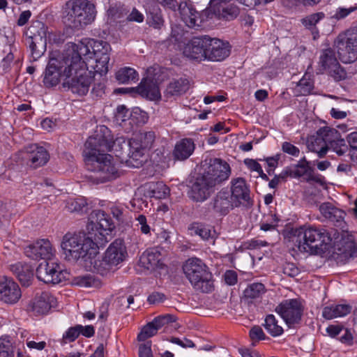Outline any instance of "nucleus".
I'll list each match as a JSON object with an SVG mask.
<instances>
[{
	"instance_id": "4d7b16f0",
	"label": "nucleus",
	"mask_w": 357,
	"mask_h": 357,
	"mask_svg": "<svg viewBox=\"0 0 357 357\" xmlns=\"http://www.w3.org/2000/svg\"><path fill=\"white\" fill-rule=\"evenodd\" d=\"M79 335L77 325L69 328L63 335V341L64 343L72 342L75 341Z\"/></svg>"
},
{
	"instance_id": "4c0bfd02",
	"label": "nucleus",
	"mask_w": 357,
	"mask_h": 357,
	"mask_svg": "<svg viewBox=\"0 0 357 357\" xmlns=\"http://www.w3.org/2000/svg\"><path fill=\"white\" fill-rule=\"evenodd\" d=\"M116 79L121 84H132L139 79V75L134 68L124 67L116 72Z\"/></svg>"
},
{
	"instance_id": "ddd939ff",
	"label": "nucleus",
	"mask_w": 357,
	"mask_h": 357,
	"mask_svg": "<svg viewBox=\"0 0 357 357\" xmlns=\"http://www.w3.org/2000/svg\"><path fill=\"white\" fill-rule=\"evenodd\" d=\"M89 43H91L92 59L93 58L96 61V66H93L95 72L106 74L108 71L110 45L106 41L93 39H91Z\"/></svg>"
},
{
	"instance_id": "ea45409f",
	"label": "nucleus",
	"mask_w": 357,
	"mask_h": 357,
	"mask_svg": "<svg viewBox=\"0 0 357 357\" xmlns=\"http://www.w3.org/2000/svg\"><path fill=\"white\" fill-rule=\"evenodd\" d=\"M264 326L273 337L280 336L284 332L282 327L278 325V320L272 314H268L266 317Z\"/></svg>"
},
{
	"instance_id": "a211bd4d",
	"label": "nucleus",
	"mask_w": 357,
	"mask_h": 357,
	"mask_svg": "<svg viewBox=\"0 0 357 357\" xmlns=\"http://www.w3.org/2000/svg\"><path fill=\"white\" fill-rule=\"evenodd\" d=\"M66 64L63 63V56L61 59L50 58L45 69L43 83L46 86L52 87L57 85L62 77L67 78L72 75V71L69 73H64Z\"/></svg>"
},
{
	"instance_id": "13d9d810",
	"label": "nucleus",
	"mask_w": 357,
	"mask_h": 357,
	"mask_svg": "<svg viewBox=\"0 0 357 357\" xmlns=\"http://www.w3.org/2000/svg\"><path fill=\"white\" fill-rule=\"evenodd\" d=\"M249 335L252 341L259 342V340H266L267 338L264 331L259 326H253L250 329Z\"/></svg>"
},
{
	"instance_id": "72a5a7b5",
	"label": "nucleus",
	"mask_w": 357,
	"mask_h": 357,
	"mask_svg": "<svg viewBox=\"0 0 357 357\" xmlns=\"http://www.w3.org/2000/svg\"><path fill=\"white\" fill-rule=\"evenodd\" d=\"M351 307L346 304L331 305L323 309L322 316L326 319H333L346 316L351 312Z\"/></svg>"
},
{
	"instance_id": "9b49d317",
	"label": "nucleus",
	"mask_w": 357,
	"mask_h": 357,
	"mask_svg": "<svg viewBox=\"0 0 357 357\" xmlns=\"http://www.w3.org/2000/svg\"><path fill=\"white\" fill-rule=\"evenodd\" d=\"M126 255V249L123 241L121 240L114 241L107 249L102 260L99 261L98 264L96 263L98 271L100 274L105 275L107 271L121 263L125 259Z\"/></svg>"
},
{
	"instance_id": "7c9ffc66",
	"label": "nucleus",
	"mask_w": 357,
	"mask_h": 357,
	"mask_svg": "<svg viewBox=\"0 0 357 357\" xmlns=\"http://www.w3.org/2000/svg\"><path fill=\"white\" fill-rule=\"evenodd\" d=\"M138 93L144 98L154 100L160 98V93L158 84L152 79L142 80L137 88Z\"/></svg>"
},
{
	"instance_id": "6ab92c4d",
	"label": "nucleus",
	"mask_w": 357,
	"mask_h": 357,
	"mask_svg": "<svg viewBox=\"0 0 357 357\" xmlns=\"http://www.w3.org/2000/svg\"><path fill=\"white\" fill-rule=\"evenodd\" d=\"M208 43L206 59L213 61H221L228 57L231 52V45L229 42L207 36Z\"/></svg>"
},
{
	"instance_id": "c756f323",
	"label": "nucleus",
	"mask_w": 357,
	"mask_h": 357,
	"mask_svg": "<svg viewBox=\"0 0 357 357\" xmlns=\"http://www.w3.org/2000/svg\"><path fill=\"white\" fill-rule=\"evenodd\" d=\"M147 24L154 29H160L165 24L161 8L155 3H151L146 8Z\"/></svg>"
},
{
	"instance_id": "864d4df0",
	"label": "nucleus",
	"mask_w": 357,
	"mask_h": 357,
	"mask_svg": "<svg viewBox=\"0 0 357 357\" xmlns=\"http://www.w3.org/2000/svg\"><path fill=\"white\" fill-rule=\"evenodd\" d=\"M176 318L174 315L171 314H166L155 317L152 322L154 324L155 327L157 328V330L158 331L162 327L165 326L168 324L173 323L176 321Z\"/></svg>"
},
{
	"instance_id": "79ce46f5",
	"label": "nucleus",
	"mask_w": 357,
	"mask_h": 357,
	"mask_svg": "<svg viewBox=\"0 0 357 357\" xmlns=\"http://www.w3.org/2000/svg\"><path fill=\"white\" fill-rule=\"evenodd\" d=\"M66 208L69 212H86L88 204L86 198L79 197L75 199H69L66 204Z\"/></svg>"
},
{
	"instance_id": "f8f14e48",
	"label": "nucleus",
	"mask_w": 357,
	"mask_h": 357,
	"mask_svg": "<svg viewBox=\"0 0 357 357\" xmlns=\"http://www.w3.org/2000/svg\"><path fill=\"white\" fill-rule=\"evenodd\" d=\"M275 311L284 319L289 328H295L301 323L303 306L298 299H287L281 302Z\"/></svg>"
},
{
	"instance_id": "b1692460",
	"label": "nucleus",
	"mask_w": 357,
	"mask_h": 357,
	"mask_svg": "<svg viewBox=\"0 0 357 357\" xmlns=\"http://www.w3.org/2000/svg\"><path fill=\"white\" fill-rule=\"evenodd\" d=\"M319 211L326 219L332 222L336 227H344L346 213L342 209L335 207L332 203L324 202L319 206Z\"/></svg>"
},
{
	"instance_id": "6e6d98bb",
	"label": "nucleus",
	"mask_w": 357,
	"mask_h": 357,
	"mask_svg": "<svg viewBox=\"0 0 357 357\" xmlns=\"http://www.w3.org/2000/svg\"><path fill=\"white\" fill-rule=\"evenodd\" d=\"M278 220L275 215L271 214L266 221L260 222V229L264 231H272L276 229Z\"/></svg>"
},
{
	"instance_id": "69168bd1",
	"label": "nucleus",
	"mask_w": 357,
	"mask_h": 357,
	"mask_svg": "<svg viewBox=\"0 0 357 357\" xmlns=\"http://www.w3.org/2000/svg\"><path fill=\"white\" fill-rule=\"evenodd\" d=\"M130 112L125 105H119L116 107V117L117 120L125 121L127 119H130Z\"/></svg>"
},
{
	"instance_id": "7ed1b4c3",
	"label": "nucleus",
	"mask_w": 357,
	"mask_h": 357,
	"mask_svg": "<svg viewBox=\"0 0 357 357\" xmlns=\"http://www.w3.org/2000/svg\"><path fill=\"white\" fill-rule=\"evenodd\" d=\"M92 237L91 232L87 235L84 232L66 234L61 243L65 259L73 262L79 259L86 261L94 256L98 248Z\"/></svg>"
},
{
	"instance_id": "412c9836",
	"label": "nucleus",
	"mask_w": 357,
	"mask_h": 357,
	"mask_svg": "<svg viewBox=\"0 0 357 357\" xmlns=\"http://www.w3.org/2000/svg\"><path fill=\"white\" fill-rule=\"evenodd\" d=\"M22 294L19 285L11 278L0 277V301L8 304L16 303Z\"/></svg>"
},
{
	"instance_id": "f3484780",
	"label": "nucleus",
	"mask_w": 357,
	"mask_h": 357,
	"mask_svg": "<svg viewBox=\"0 0 357 357\" xmlns=\"http://www.w3.org/2000/svg\"><path fill=\"white\" fill-rule=\"evenodd\" d=\"M340 59L344 63H351L357 59V35L347 38L339 35L334 42Z\"/></svg>"
},
{
	"instance_id": "a878e982",
	"label": "nucleus",
	"mask_w": 357,
	"mask_h": 357,
	"mask_svg": "<svg viewBox=\"0 0 357 357\" xmlns=\"http://www.w3.org/2000/svg\"><path fill=\"white\" fill-rule=\"evenodd\" d=\"M55 298L48 292H43L36 296L31 303V310L36 315L47 314L54 306Z\"/></svg>"
},
{
	"instance_id": "c9c22d12",
	"label": "nucleus",
	"mask_w": 357,
	"mask_h": 357,
	"mask_svg": "<svg viewBox=\"0 0 357 357\" xmlns=\"http://www.w3.org/2000/svg\"><path fill=\"white\" fill-rule=\"evenodd\" d=\"M189 229L192 233L199 236L203 240L214 244L216 234L210 227L200 223H193Z\"/></svg>"
},
{
	"instance_id": "2eb2a0df",
	"label": "nucleus",
	"mask_w": 357,
	"mask_h": 357,
	"mask_svg": "<svg viewBox=\"0 0 357 357\" xmlns=\"http://www.w3.org/2000/svg\"><path fill=\"white\" fill-rule=\"evenodd\" d=\"M230 196L239 207L250 208L253 201L250 197V186L245 178H234L230 182Z\"/></svg>"
},
{
	"instance_id": "f03ea898",
	"label": "nucleus",
	"mask_w": 357,
	"mask_h": 357,
	"mask_svg": "<svg viewBox=\"0 0 357 357\" xmlns=\"http://www.w3.org/2000/svg\"><path fill=\"white\" fill-rule=\"evenodd\" d=\"M230 165L220 158H206L202 161L197 173L190 181L188 197L197 202H203L231 175Z\"/></svg>"
},
{
	"instance_id": "052dcab7",
	"label": "nucleus",
	"mask_w": 357,
	"mask_h": 357,
	"mask_svg": "<svg viewBox=\"0 0 357 357\" xmlns=\"http://www.w3.org/2000/svg\"><path fill=\"white\" fill-rule=\"evenodd\" d=\"M282 150L284 153L294 157H298L300 154L299 149L288 142L282 143Z\"/></svg>"
},
{
	"instance_id": "393cba45",
	"label": "nucleus",
	"mask_w": 357,
	"mask_h": 357,
	"mask_svg": "<svg viewBox=\"0 0 357 357\" xmlns=\"http://www.w3.org/2000/svg\"><path fill=\"white\" fill-rule=\"evenodd\" d=\"M27 155V164L32 168L36 169L45 165L50 159L47 151L43 146L33 144L29 147Z\"/></svg>"
},
{
	"instance_id": "e2e57ef3",
	"label": "nucleus",
	"mask_w": 357,
	"mask_h": 357,
	"mask_svg": "<svg viewBox=\"0 0 357 357\" xmlns=\"http://www.w3.org/2000/svg\"><path fill=\"white\" fill-rule=\"evenodd\" d=\"M139 357H153L151 351V341L139 344Z\"/></svg>"
},
{
	"instance_id": "c03bdc74",
	"label": "nucleus",
	"mask_w": 357,
	"mask_h": 357,
	"mask_svg": "<svg viewBox=\"0 0 357 357\" xmlns=\"http://www.w3.org/2000/svg\"><path fill=\"white\" fill-rule=\"evenodd\" d=\"M337 63L338 61L333 50L328 48L322 51L319 58V63L324 70H328L330 67L337 64Z\"/></svg>"
},
{
	"instance_id": "f257e3e1",
	"label": "nucleus",
	"mask_w": 357,
	"mask_h": 357,
	"mask_svg": "<svg viewBox=\"0 0 357 357\" xmlns=\"http://www.w3.org/2000/svg\"><path fill=\"white\" fill-rule=\"evenodd\" d=\"M102 135L97 134L89 137L85 142L84 156L86 168L91 172L87 176L89 181L93 184L105 183L120 176L119 168L113 157L106 152L114 151L116 155L121 160L129 157L126 162L132 160L131 139L126 142L121 138L113 139L111 131L106 126L100 127Z\"/></svg>"
},
{
	"instance_id": "dca6fc26",
	"label": "nucleus",
	"mask_w": 357,
	"mask_h": 357,
	"mask_svg": "<svg viewBox=\"0 0 357 357\" xmlns=\"http://www.w3.org/2000/svg\"><path fill=\"white\" fill-rule=\"evenodd\" d=\"M38 280L45 284H59L62 280V268L61 265L50 259L41 262L36 270Z\"/></svg>"
},
{
	"instance_id": "20e7f679",
	"label": "nucleus",
	"mask_w": 357,
	"mask_h": 357,
	"mask_svg": "<svg viewBox=\"0 0 357 357\" xmlns=\"http://www.w3.org/2000/svg\"><path fill=\"white\" fill-rule=\"evenodd\" d=\"M292 241L301 251L318 254L332 243L331 234L324 228L301 227L292 229Z\"/></svg>"
},
{
	"instance_id": "e433bc0d",
	"label": "nucleus",
	"mask_w": 357,
	"mask_h": 357,
	"mask_svg": "<svg viewBox=\"0 0 357 357\" xmlns=\"http://www.w3.org/2000/svg\"><path fill=\"white\" fill-rule=\"evenodd\" d=\"M160 260V253L157 250H148L140 257L141 265L148 269L152 270L158 266Z\"/></svg>"
},
{
	"instance_id": "37998d69",
	"label": "nucleus",
	"mask_w": 357,
	"mask_h": 357,
	"mask_svg": "<svg viewBox=\"0 0 357 357\" xmlns=\"http://www.w3.org/2000/svg\"><path fill=\"white\" fill-rule=\"evenodd\" d=\"M317 135L322 138L327 146L333 144L336 139H339L341 135L340 132L335 128L330 127H323L317 130Z\"/></svg>"
},
{
	"instance_id": "6e6552de",
	"label": "nucleus",
	"mask_w": 357,
	"mask_h": 357,
	"mask_svg": "<svg viewBox=\"0 0 357 357\" xmlns=\"http://www.w3.org/2000/svg\"><path fill=\"white\" fill-rule=\"evenodd\" d=\"M89 41L91 39L84 38L77 44H74L71 51L63 54V63L66 64L65 73H70L72 68H87L86 60L92 59Z\"/></svg>"
},
{
	"instance_id": "f704fd0d",
	"label": "nucleus",
	"mask_w": 357,
	"mask_h": 357,
	"mask_svg": "<svg viewBox=\"0 0 357 357\" xmlns=\"http://www.w3.org/2000/svg\"><path fill=\"white\" fill-rule=\"evenodd\" d=\"M319 135L307 138V147L310 151L317 153L319 158H324L328 152V146Z\"/></svg>"
},
{
	"instance_id": "aec40b11",
	"label": "nucleus",
	"mask_w": 357,
	"mask_h": 357,
	"mask_svg": "<svg viewBox=\"0 0 357 357\" xmlns=\"http://www.w3.org/2000/svg\"><path fill=\"white\" fill-rule=\"evenodd\" d=\"M211 204L213 211L222 216L227 215L234 208L239 207L230 196L229 190L225 188L218 192Z\"/></svg>"
},
{
	"instance_id": "8fccbe9b",
	"label": "nucleus",
	"mask_w": 357,
	"mask_h": 357,
	"mask_svg": "<svg viewBox=\"0 0 357 357\" xmlns=\"http://www.w3.org/2000/svg\"><path fill=\"white\" fill-rule=\"evenodd\" d=\"M130 120L136 124H144L148 120V116L140 108L135 107L130 113Z\"/></svg>"
},
{
	"instance_id": "0eeeda50",
	"label": "nucleus",
	"mask_w": 357,
	"mask_h": 357,
	"mask_svg": "<svg viewBox=\"0 0 357 357\" xmlns=\"http://www.w3.org/2000/svg\"><path fill=\"white\" fill-rule=\"evenodd\" d=\"M87 225L88 234L93 233V240L97 242V246H102L107 242V236L114 229V225L110 218L102 211H93Z\"/></svg>"
},
{
	"instance_id": "bf43d9fd",
	"label": "nucleus",
	"mask_w": 357,
	"mask_h": 357,
	"mask_svg": "<svg viewBox=\"0 0 357 357\" xmlns=\"http://www.w3.org/2000/svg\"><path fill=\"white\" fill-rule=\"evenodd\" d=\"M298 86L301 88V93L303 95H307L312 91L314 84L311 79L303 77L298 82Z\"/></svg>"
},
{
	"instance_id": "2f4dec72",
	"label": "nucleus",
	"mask_w": 357,
	"mask_h": 357,
	"mask_svg": "<svg viewBox=\"0 0 357 357\" xmlns=\"http://www.w3.org/2000/svg\"><path fill=\"white\" fill-rule=\"evenodd\" d=\"M190 88V82L185 78H180L172 81L167 86L165 91V96L167 98L180 96Z\"/></svg>"
},
{
	"instance_id": "cd10ccee",
	"label": "nucleus",
	"mask_w": 357,
	"mask_h": 357,
	"mask_svg": "<svg viewBox=\"0 0 357 357\" xmlns=\"http://www.w3.org/2000/svg\"><path fill=\"white\" fill-rule=\"evenodd\" d=\"M182 20L190 28L199 26L202 20L200 15L191 4H188L186 2L181 3L178 5Z\"/></svg>"
},
{
	"instance_id": "a19ab883",
	"label": "nucleus",
	"mask_w": 357,
	"mask_h": 357,
	"mask_svg": "<svg viewBox=\"0 0 357 357\" xmlns=\"http://www.w3.org/2000/svg\"><path fill=\"white\" fill-rule=\"evenodd\" d=\"M147 194L150 197L163 199L169 194V188L163 182H157L150 185Z\"/></svg>"
},
{
	"instance_id": "5fc2aeb1",
	"label": "nucleus",
	"mask_w": 357,
	"mask_h": 357,
	"mask_svg": "<svg viewBox=\"0 0 357 357\" xmlns=\"http://www.w3.org/2000/svg\"><path fill=\"white\" fill-rule=\"evenodd\" d=\"M328 73L335 80L341 81L346 78L347 73L339 62L335 64L327 70Z\"/></svg>"
},
{
	"instance_id": "473e14b6",
	"label": "nucleus",
	"mask_w": 357,
	"mask_h": 357,
	"mask_svg": "<svg viewBox=\"0 0 357 357\" xmlns=\"http://www.w3.org/2000/svg\"><path fill=\"white\" fill-rule=\"evenodd\" d=\"M266 289L261 282L249 284L243 291V299L248 303H252L260 300L266 293Z\"/></svg>"
},
{
	"instance_id": "1a4fd4ad",
	"label": "nucleus",
	"mask_w": 357,
	"mask_h": 357,
	"mask_svg": "<svg viewBox=\"0 0 357 357\" xmlns=\"http://www.w3.org/2000/svg\"><path fill=\"white\" fill-rule=\"evenodd\" d=\"M47 29V27L44 23L36 21L27 30L26 44L30 49L33 61L38 60L46 51Z\"/></svg>"
},
{
	"instance_id": "9d476101",
	"label": "nucleus",
	"mask_w": 357,
	"mask_h": 357,
	"mask_svg": "<svg viewBox=\"0 0 357 357\" xmlns=\"http://www.w3.org/2000/svg\"><path fill=\"white\" fill-rule=\"evenodd\" d=\"M95 73L89 70L88 68H72V75L65 78L63 86L68 87L72 93L78 96H85L93 81Z\"/></svg>"
},
{
	"instance_id": "4be33fe9",
	"label": "nucleus",
	"mask_w": 357,
	"mask_h": 357,
	"mask_svg": "<svg viewBox=\"0 0 357 357\" xmlns=\"http://www.w3.org/2000/svg\"><path fill=\"white\" fill-rule=\"evenodd\" d=\"M24 254L29 258L34 260L40 259L45 261L50 259L53 255V248L47 239H40L24 248Z\"/></svg>"
},
{
	"instance_id": "603ef678",
	"label": "nucleus",
	"mask_w": 357,
	"mask_h": 357,
	"mask_svg": "<svg viewBox=\"0 0 357 357\" xmlns=\"http://www.w3.org/2000/svg\"><path fill=\"white\" fill-rule=\"evenodd\" d=\"M329 149L333 150L338 155H343L346 152H347L349 146L346 144L345 139L340 137L328 146V151Z\"/></svg>"
},
{
	"instance_id": "680f3d73",
	"label": "nucleus",
	"mask_w": 357,
	"mask_h": 357,
	"mask_svg": "<svg viewBox=\"0 0 357 357\" xmlns=\"http://www.w3.org/2000/svg\"><path fill=\"white\" fill-rule=\"evenodd\" d=\"M282 270L284 275L291 278H294L300 273L299 269L293 263H286L284 264Z\"/></svg>"
},
{
	"instance_id": "39448f33",
	"label": "nucleus",
	"mask_w": 357,
	"mask_h": 357,
	"mask_svg": "<svg viewBox=\"0 0 357 357\" xmlns=\"http://www.w3.org/2000/svg\"><path fill=\"white\" fill-rule=\"evenodd\" d=\"M96 15V6L89 0H68L63 7V22L73 29L79 30L91 24Z\"/></svg>"
},
{
	"instance_id": "58836bf2",
	"label": "nucleus",
	"mask_w": 357,
	"mask_h": 357,
	"mask_svg": "<svg viewBox=\"0 0 357 357\" xmlns=\"http://www.w3.org/2000/svg\"><path fill=\"white\" fill-rule=\"evenodd\" d=\"M297 171L300 174V178L303 177L304 181L307 183L314 181L320 183L322 182V176L314 173V169L310 165H295Z\"/></svg>"
},
{
	"instance_id": "4468645a",
	"label": "nucleus",
	"mask_w": 357,
	"mask_h": 357,
	"mask_svg": "<svg viewBox=\"0 0 357 357\" xmlns=\"http://www.w3.org/2000/svg\"><path fill=\"white\" fill-rule=\"evenodd\" d=\"M155 140V134L153 131H141L131 139V151L132 160L137 162L133 166L142 165V161L139 160L144 156V151L152 148Z\"/></svg>"
},
{
	"instance_id": "bb28decb",
	"label": "nucleus",
	"mask_w": 357,
	"mask_h": 357,
	"mask_svg": "<svg viewBox=\"0 0 357 357\" xmlns=\"http://www.w3.org/2000/svg\"><path fill=\"white\" fill-rule=\"evenodd\" d=\"M10 271L17 278L22 286L29 287L33 279V268L26 263L17 262L10 266Z\"/></svg>"
},
{
	"instance_id": "a18cd8bd",
	"label": "nucleus",
	"mask_w": 357,
	"mask_h": 357,
	"mask_svg": "<svg viewBox=\"0 0 357 357\" xmlns=\"http://www.w3.org/2000/svg\"><path fill=\"white\" fill-rule=\"evenodd\" d=\"M17 350L8 337L0 338V357H15V353Z\"/></svg>"
},
{
	"instance_id": "c85d7f7f",
	"label": "nucleus",
	"mask_w": 357,
	"mask_h": 357,
	"mask_svg": "<svg viewBox=\"0 0 357 357\" xmlns=\"http://www.w3.org/2000/svg\"><path fill=\"white\" fill-rule=\"evenodd\" d=\"M195 144L190 138H184L177 142L172 152L175 160L184 161L194 152Z\"/></svg>"
},
{
	"instance_id": "09e8293b",
	"label": "nucleus",
	"mask_w": 357,
	"mask_h": 357,
	"mask_svg": "<svg viewBox=\"0 0 357 357\" xmlns=\"http://www.w3.org/2000/svg\"><path fill=\"white\" fill-rule=\"evenodd\" d=\"M325 15L322 12L313 13L306 16L301 20L303 25L308 29H312L315 27L316 24L324 17Z\"/></svg>"
},
{
	"instance_id": "3c124183",
	"label": "nucleus",
	"mask_w": 357,
	"mask_h": 357,
	"mask_svg": "<svg viewBox=\"0 0 357 357\" xmlns=\"http://www.w3.org/2000/svg\"><path fill=\"white\" fill-rule=\"evenodd\" d=\"M157 332V328L151 321L142 328L141 332L137 335V340L139 341H145L146 339L155 335Z\"/></svg>"
},
{
	"instance_id": "0e129e2a",
	"label": "nucleus",
	"mask_w": 357,
	"mask_h": 357,
	"mask_svg": "<svg viewBox=\"0 0 357 357\" xmlns=\"http://www.w3.org/2000/svg\"><path fill=\"white\" fill-rule=\"evenodd\" d=\"M356 10H357V7H350L349 8H338L335 11V13L332 16V18H334L337 20L344 19L351 12Z\"/></svg>"
},
{
	"instance_id": "774afa93",
	"label": "nucleus",
	"mask_w": 357,
	"mask_h": 357,
	"mask_svg": "<svg viewBox=\"0 0 357 357\" xmlns=\"http://www.w3.org/2000/svg\"><path fill=\"white\" fill-rule=\"evenodd\" d=\"M169 341L172 343L178 344L183 348H192L195 347V345L193 343V342L190 340H188L187 338H184L183 340H180L178 337H172L170 338Z\"/></svg>"
},
{
	"instance_id": "5701e85b",
	"label": "nucleus",
	"mask_w": 357,
	"mask_h": 357,
	"mask_svg": "<svg viewBox=\"0 0 357 357\" xmlns=\"http://www.w3.org/2000/svg\"><path fill=\"white\" fill-rule=\"evenodd\" d=\"M207 36L194 37L184 47L183 54L192 59H206Z\"/></svg>"
},
{
	"instance_id": "423d86ee",
	"label": "nucleus",
	"mask_w": 357,
	"mask_h": 357,
	"mask_svg": "<svg viewBox=\"0 0 357 357\" xmlns=\"http://www.w3.org/2000/svg\"><path fill=\"white\" fill-rule=\"evenodd\" d=\"M183 270L194 289L204 293L213 290L212 275L201 259H188L183 264Z\"/></svg>"
},
{
	"instance_id": "338daca9",
	"label": "nucleus",
	"mask_w": 357,
	"mask_h": 357,
	"mask_svg": "<svg viewBox=\"0 0 357 357\" xmlns=\"http://www.w3.org/2000/svg\"><path fill=\"white\" fill-rule=\"evenodd\" d=\"M135 219L138 222L137 225L140 226V231H142V233L144 234H149L151 228L147 223L146 216L144 215H139Z\"/></svg>"
},
{
	"instance_id": "49530a36",
	"label": "nucleus",
	"mask_w": 357,
	"mask_h": 357,
	"mask_svg": "<svg viewBox=\"0 0 357 357\" xmlns=\"http://www.w3.org/2000/svg\"><path fill=\"white\" fill-rule=\"evenodd\" d=\"M73 283L82 287H98L100 282L98 280L96 279L93 275L86 274L74 278Z\"/></svg>"
},
{
	"instance_id": "de8ad7c7",
	"label": "nucleus",
	"mask_w": 357,
	"mask_h": 357,
	"mask_svg": "<svg viewBox=\"0 0 357 357\" xmlns=\"http://www.w3.org/2000/svg\"><path fill=\"white\" fill-rule=\"evenodd\" d=\"M239 14V9L236 6L229 5L222 7L220 12H217L215 15L218 18H223L227 20L235 19Z\"/></svg>"
}]
</instances>
